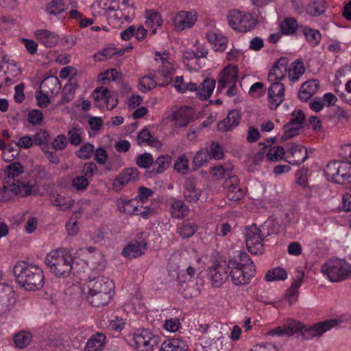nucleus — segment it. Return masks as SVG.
<instances>
[{
  "label": "nucleus",
  "instance_id": "f257e3e1",
  "mask_svg": "<svg viewBox=\"0 0 351 351\" xmlns=\"http://www.w3.org/2000/svg\"><path fill=\"white\" fill-rule=\"evenodd\" d=\"M341 322V320L340 319H332L318 322L311 327L306 328L299 322L291 321L282 327L273 329L270 334L278 337H289L300 332L302 338L308 340L314 337L322 335L325 331L331 329Z\"/></svg>",
  "mask_w": 351,
  "mask_h": 351
},
{
  "label": "nucleus",
  "instance_id": "f03ea898",
  "mask_svg": "<svg viewBox=\"0 0 351 351\" xmlns=\"http://www.w3.org/2000/svg\"><path fill=\"white\" fill-rule=\"evenodd\" d=\"M13 273L19 285L27 291L38 290L43 287V271L36 265L19 261L14 265Z\"/></svg>",
  "mask_w": 351,
  "mask_h": 351
},
{
  "label": "nucleus",
  "instance_id": "7ed1b4c3",
  "mask_svg": "<svg viewBox=\"0 0 351 351\" xmlns=\"http://www.w3.org/2000/svg\"><path fill=\"white\" fill-rule=\"evenodd\" d=\"M73 258L66 249H58L50 252L45 262L50 271L57 277H68L73 269Z\"/></svg>",
  "mask_w": 351,
  "mask_h": 351
},
{
  "label": "nucleus",
  "instance_id": "20e7f679",
  "mask_svg": "<svg viewBox=\"0 0 351 351\" xmlns=\"http://www.w3.org/2000/svg\"><path fill=\"white\" fill-rule=\"evenodd\" d=\"M321 272L331 282H340L351 277V264L343 259H332L322 266Z\"/></svg>",
  "mask_w": 351,
  "mask_h": 351
},
{
  "label": "nucleus",
  "instance_id": "39448f33",
  "mask_svg": "<svg viewBox=\"0 0 351 351\" xmlns=\"http://www.w3.org/2000/svg\"><path fill=\"white\" fill-rule=\"evenodd\" d=\"M256 269H245L239 264L237 259L229 261V276L234 285L237 286L244 285L249 283L250 280L255 274Z\"/></svg>",
  "mask_w": 351,
  "mask_h": 351
},
{
  "label": "nucleus",
  "instance_id": "423d86ee",
  "mask_svg": "<svg viewBox=\"0 0 351 351\" xmlns=\"http://www.w3.org/2000/svg\"><path fill=\"white\" fill-rule=\"evenodd\" d=\"M228 24L234 30L247 32L254 28V19L250 14H243L236 10H230L227 16Z\"/></svg>",
  "mask_w": 351,
  "mask_h": 351
},
{
  "label": "nucleus",
  "instance_id": "0eeeda50",
  "mask_svg": "<svg viewBox=\"0 0 351 351\" xmlns=\"http://www.w3.org/2000/svg\"><path fill=\"white\" fill-rule=\"evenodd\" d=\"M160 337L154 335L149 329L138 330L134 334V341L136 348L141 351H154Z\"/></svg>",
  "mask_w": 351,
  "mask_h": 351
},
{
  "label": "nucleus",
  "instance_id": "6e6552de",
  "mask_svg": "<svg viewBox=\"0 0 351 351\" xmlns=\"http://www.w3.org/2000/svg\"><path fill=\"white\" fill-rule=\"evenodd\" d=\"M8 186H3L0 190V201L6 202L13 195H19L21 197L29 195L32 193V186L29 183L17 180L16 182L8 183Z\"/></svg>",
  "mask_w": 351,
  "mask_h": 351
},
{
  "label": "nucleus",
  "instance_id": "1a4fd4ad",
  "mask_svg": "<svg viewBox=\"0 0 351 351\" xmlns=\"http://www.w3.org/2000/svg\"><path fill=\"white\" fill-rule=\"evenodd\" d=\"M208 275L214 287H221L229 277V261L215 262L208 269Z\"/></svg>",
  "mask_w": 351,
  "mask_h": 351
},
{
  "label": "nucleus",
  "instance_id": "9d476101",
  "mask_svg": "<svg viewBox=\"0 0 351 351\" xmlns=\"http://www.w3.org/2000/svg\"><path fill=\"white\" fill-rule=\"evenodd\" d=\"M198 269L195 265H189L186 271V274H179L178 276V280L180 285L179 291L183 295L185 298H192L196 291L194 287L189 285V283L193 284L192 279L197 276Z\"/></svg>",
  "mask_w": 351,
  "mask_h": 351
},
{
  "label": "nucleus",
  "instance_id": "9b49d317",
  "mask_svg": "<svg viewBox=\"0 0 351 351\" xmlns=\"http://www.w3.org/2000/svg\"><path fill=\"white\" fill-rule=\"evenodd\" d=\"M245 238L247 250L251 254L256 255L263 252V240L255 223L245 228Z\"/></svg>",
  "mask_w": 351,
  "mask_h": 351
},
{
  "label": "nucleus",
  "instance_id": "f8f14e48",
  "mask_svg": "<svg viewBox=\"0 0 351 351\" xmlns=\"http://www.w3.org/2000/svg\"><path fill=\"white\" fill-rule=\"evenodd\" d=\"M308 157L307 149L305 147L290 144L287 147L286 158L287 161L293 165H299L303 163Z\"/></svg>",
  "mask_w": 351,
  "mask_h": 351
},
{
  "label": "nucleus",
  "instance_id": "ddd939ff",
  "mask_svg": "<svg viewBox=\"0 0 351 351\" xmlns=\"http://www.w3.org/2000/svg\"><path fill=\"white\" fill-rule=\"evenodd\" d=\"M88 293L112 292L114 285L112 280L104 276L89 277L86 281Z\"/></svg>",
  "mask_w": 351,
  "mask_h": 351
},
{
  "label": "nucleus",
  "instance_id": "4468645a",
  "mask_svg": "<svg viewBox=\"0 0 351 351\" xmlns=\"http://www.w3.org/2000/svg\"><path fill=\"white\" fill-rule=\"evenodd\" d=\"M15 303L16 298L12 287L0 284V315L10 311Z\"/></svg>",
  "mask_w": 351,
  "mask_h": 351
},
{
  "label": "nucleus",
  "instance_id": "2eb2a0df",
  "mask_svg": "<svg viewBox=\"0 0 351 351\" xmlns=\"http://www.w3.org/2000/svg\"><path fill=\"white\" fill-rule=\"evenodd\" d=\"M173 24L178 31L191 27L197 21L195 11H179L173 19Z\"/></svg>",
  "mask_w": 351,
  "mask_h": 351
},
{
  "label": "nucleus",
  "instance_id": "dca6fc26",
  "mask_svg": "<svg viewBox=\"0 0 351 351\" xmlns=\"http://www.w3.org/2000/svg\"><path fill=\"white\" fill-rule=\"evenodd\" d=\"M268 89L269 108L276 110L285 99V85L280 82H271Z\"/></svg>",
  "mask_w": 351,
  "mask_h": 351
},
{
  "label": "nucleus",
  "instance_id": "f3484780",
  "mask_svg": "<svg viewBox=\"0 0 351 351\" xmlns=\"http://www.w3.org/2000/svg\"><path fill=\"white\" fill-rule=\"evenodd\" d=\"M288 60L285 58L278 59L272 67L268 74V80L270 82H280L284 80L287 73Z\"/></svg>",
  "mask_w": 351,
  "mask_h": 351
},
{
  "label": "nucleus",
  "instance_id": "a211bd4d",
  "mask_svg": "<svg viewBox=\"0 0 351 351\" xmlns=\"http://www.w3.org/2000/svg\"><path fill=\"white\" fill-rule=\"evenodd\" d=\"M183 188V195L186 201L195 202L199 199L202 191L197 188L195 178H187L184 182Z\"/></svg>",
  "mask_w": 351,
  "mask_h": 351
},
{
  "label": "nucleus",
  "instance_id": "6ab92c4d",
  "mask_svg": "<svg viewBox=\"0 0 351 351\" xmlns=\"http://www.w3.org/2000/svg\"><path fill=\"white\" fill-rule=\"evenodd\" d=\"M241 118V115L239 110H230L226 118L217 123V129L223 132L231 130L239 125Z\"/></svg>",
  "mask_w": 351,
  "mask_h": 351
},
{
  "label": "nucleus",
  "instance_id": "aec40b11",
  "mask_svg": "<svg viewBox=\"0 0 351 351\" xmlns=\"http://www.w3.org/2000/svg\"><path fill=\"white\" fill-rule=\"evenodd\" d=\"M237 80V70L235 67L226 66L218 78L217 89L221 90L226 86L235 84Z\"/></svg>",
  "mask_w": 351,
  "mask_h": 351
},
{
  "label": "nucleus",
  "instance_id": "412c9836",
  "mask_svg": "<svg viewBox=\"0 0 351 351\" xmlns=\"http://www.w3.org/2000/svg\"><path fill=\"white\" fill-rule=\"evenodd\" d=\"M147 243L144 241H133L123 250V254L129 258L141 256L147 250Z\"/></svg>",
  "mask_w": 351,
  "mask_h": 351
},
{
  "label": "nucleus",
  "instance_id": "4be33fe9",
  "mask_svg": "<svg viewBox=\"0 0 351 351\" xmlns=\"http://www.w3.org/2000/svg\"><path fill=\"white\" fill-rule=\"evenodd\" d=\"M34 36L38 40L46 47H53L59 41V36L55 32L47 29H38L34 32Z\"/></svg>",
  "mask_w": 351,
  "mask_h": 351
},
{
  "label": "nucleus",
  "instance_id": "5701e85b",
  "mask_svg": "<svg viewBox=\"0 0 351 351\" xmlns=\"http://www.w3.org/2000/svg\"><path fill=\"white\" fill-rule=\"evenodd\" d=\"M319 86L317 80H311L303 83L298 93L300 100L303 102L307 101L317 91Z\"/></svg>",
  "mask_w": 351,
  "mask_h": 351
},
{
  "label": "nucleus",
  "instance_id": "b1692460",
  "mask_svg": "<svg viewBox=\"0 0 351 351\" xmlns=\"http://www.w3.org/2000/svg\"><path fill=\"white\" fill-rule=\"evenodd\" d=\"M139 171L136 168H126L114 180L113 185L115 187H123L129 182L137 179Z\"/></svg>",
  "mask_w": 351,
  "mask_h": 351
},
{
  "label": "nucleus",
  "instance_id": "393cba45",
  "mask_svg": "<svg viewBox=\"0 0 351 351\" xmlns=\"http://www.w3.org/2000/svg\"><path fill=\"white\" fill-rule=\"evenodd\" d=\"M106 335L102 332L93 334L87 341L85 351H102L106 344Z\"/></svg>",
  "mask_w": 351,
  "mask_h": 351
},
{
  "label": "nucleus",
  "instance_id": "a878e982",
  "mask_svg": "<svg viewBox=\"0 0 351 351\" xmlns=\"http://www.w3.org/2000/svg\"><path fill=\"white\" fill-rule=\"evenodd\" d=\"M238 180L234 176L231 179L225 180L224 186L227 189V196L230 200H239L243 196V192L237 184Z\"/></svg>",
  "mask_w": 351,
  "mask_h": 351
},
{
  "label": "nucleus",
  "instance_id": "bb28decb",
  "mask_svg": "<svg viewBox=\"0 0 351 351\" xmlns=\"http://www.w3.org/2000/svg\"><path fill=\"white\" fill-rule=\"evenodd\" d=\"M112 297L111 292L88 293L87 298L91 306L102 307L107 305Z\"/></svg>",
  "mask_w": 351,
  "mask_h": 351
},
{
  "label": "nucleus",
  "instance_id": "cd10ccee",
  "mask_svg": "<svg viewBox=\"0 0 351 351\" xmlns=\"http://www.w3.org/2000/svg\"><path fill=\"white\" fill-rule=\"evenodd\" d=\"M206 36L208 41L213 45L216 51H225L228 43V38L226 36L213 32H208Z\"/></svg>",
  "mask_w": 351,
  "mask_h": 351
},
{
  "label": "nucleus",
  "instance_id": "c85d7f7f",
  "mask_svg": "<svg viewBox=\"0 0 351 351\" xmlns=\"http://www.w3.org/2000/svg\"><path fill=\"white\" fill-rule=\"evenodd\" d=\"M192 119V110L188 107L180 108L174 114L175 124L178 127H186Z\"/></svg>",
  "mask_w": 351,
  "mask_h": 351
},
{
  "label": "nucleus",
  "instance_id": "c756f323",
  "mask_svg": "<svg viewBox=\"0 0 351 351\" xmlns=\"http://www.w3.org/2000/svg\"><path fill=\"white\" fill-rule=\"evenodd\" d=\"M215 80L205 79L198 86L197 95L202 100H207L212 95L215 86Z\"/></svg>",
  "mask_w": 351,
  "mask_h": 351
},
{
  "label": "nucleus",
  "instance_id": "7c9ffc66",
  "mask_svg": "<svg viewBox=\"0 0 351 351\" xmlns=\"http://www.w3.org/2000/svg\"><path fill=\"white\" fill-rule=\"evenodd\" d=\"M186 343L179 339L165 340L160 348V351H186Z\"/></svg>",
  "mask_w": 351,
  "mask_h": 351
},
{
  "label": "nucleus",
  "instance_id": "2f4dec72",
  "mask_svg": "<svg viewBox=\"0 0 351 351\" xmlns=\"http://www.w3.org/2000/svg\"><path fill=\"white\" fill-rule=\"evenodd\" d=\"M326 10V2L324 0H315L306 7V12L311 16L323 14Z\"/></svg>",
  "mask_w": 351,
  "mask_h": 351
},
{
  "label": "nucleus",
  "instance_id": "473e14b6",
  "mask_svg": "<svg viewBox=\"0 0 351 351\" xmlns=\"http://www.w3.org/2000/svg\"><path fill=\"white\" fill-rule=\"evenodd\" d=\"M206 351H229L230 344L227 338L219 337L213 340L208 346H205Z\"/></svg>",
  "mask_w": 351,
  "mask_h": 351
},
{
  "label": "nucleus",
  "instance_id": "72a5a7b5",
  "mask_svg": "<svg viewBox=\"0 0 351 351\" xmlns=\"http://www.w3.org/2000/svg\"><path fill=\"white\" fill-rule=\"evenodd\" d=\"M163 23V20L158 12L153 10L147 11V26H151L152 27V34H155L156 33L157 27H161Z\"/></svg>",
  "mask_w": 351,
  "mask_h": 351
},
{
  "label": "nucleus",
  "instance_id": "f704fd0d",
  "mask_svg": "<svg viewBox=\"0 0 351 351\" xmlns=\"http://www.w3.org/2000/svg\"><path fill=\"white\" fill-rule=\"evenodd\" d=\"M350 162H339V177L335 179V183L343 184L351 178V166Z\"/></svg>",
  "mask_w": 351,
  "mask_h": 351
},
{
  "label": "nucleus",
  "instance_id": "c9c22d12",
  "mask_svg": "<svg viewBox=\"0 0 351 351\" xmlns=\"http://www.w3.org/2000/svg\"><path fill=\"white\" fill-rule=\"evenodd\" d=\"M305 68L303 62L298 60L293 62L288 70V76L291 81H297L304 73Z\"/></svg>",
  "mask_w": 351,
  "mask_h": 351
},
{
  "label": "nucleus",
  "instance_id": "e433bc0d",
  "mask_svg": "<svg viewBox=\"0 0 351 351\" xmlns=\"http://www.w3.org/2000/svg\"><path fill=\"white\" fill-rule=\"evenodd\" d=\"M118 207L121 212H123L128 215H141L142 216H146L145 213H138V206L134 205V201L133 200H121L118 202Z\"/></svg>",
  "mask_w": 351,
  "mask_h": 351
},
{
  "label": "nucleus",
  "instance_id": "4c0bfd02",
  "mask_svg": "<svg viewBox=\"0 0 351 351\" xmlns=\"http://www.w3.org/2000/svg\"><path fill=\"white\" fill-rule=\"evenodd\" d=\"M284 134L281 136V141H285L291 138L298 134L303 130L302 125H292L290 123H287L284 125L283 128Z\"/></svg>",
  "mask_w": 351,
  "mask_h": 351
},
{
  "label": "nucleus",
  "instance_id": "58836bf2",
  "mask_svg": "<svg viewBox=\"0 0 351 351\" xmlns=\"http://www.w3.org/2000/svg\"><path fill=\"white\" fill-rule=\"evenodd\" d=\"M32 338V334L25 330H21L14 337V345L17 348H24L31 342Z\"/></svg>",
  "mask_w": 351,
  "mask_h": 351
},
{
  "label": "nucleus",
  "instance_id": "ea45409f",
  "mask_svg": "<svg viewBox=\"0 0 351 351\" xmlns=\"http://www.w3.org/2000/svg\"><path fill=\"white\" fill-rule=\"evenodd\" d=\"M197 230V226L195 223L186 221L178 228L177 233L182 238L186 239L192 237Z\"/></svg>",
  "mask_w": 351,
  "mask_h": 351
},
{
  "label": "nucleus",
  "instance_id": "a19ab883",
  "mask_svg": "<svg viewBox=\"0 0 351 351\" xmlns=\"http://www.w3.org/2000/svg\"><path fill=\"white\" fill-rule=\"evenodd\" d=\"M298 28V24L294 18H286L280 24V30L285 35L293 34Z\"/></svg>",
  "mask_w": 351,
  "mask_h": 351
},
{
  "label": "nucleus",
  "instance_id": "79ce46f5",
  "mask_svg": "<svg viewBox=\"0 0 351 351\" xmlns=\"http://www.w3.org/2000/svg\"><path fill=\"white\" fill-rule=\"evenodd\" d=\"M172 216L175 218L180 219L186 215H187L189 213V208L185 205L184 202L182 200H174L172 205Z\"/></svg>",
  "mask_w": 351,
  "mask_h": 351
},
{
  "label": "nucleus",
  "instance_id": "37998d69",
  "mask_svg": "<svg viewBox=\"0 0 351 351\" xmlns=\"http://www.w3.org/2000/svg\"><path fill=\"white\" fill-rule=\"evenodd\" d=\"M66 10L64 0H51L46 5V12L49 15H58Z\"/></svg>",
  "mask_w": 351,
  "mask_h": 351
},
{
  "label": "nucleus",
  "instance_id": "c03bdc74",
  "mask_svg": "<svg viewBox=\"0 0 351 351\" xmlns=\"http://www.w3.org/2000/svg\"><path fill=\"white\" fill-rule=\"evenodd\" d=\"M303 33L307 42L311 46L315 47L320 43L322 36L318 30L304 27L303 28Z\"/></svg>",
  "mask_w": 351,
  "mask_h": 351
},
{
  "label": "nucleus",
  "instance_id": "a18cd8bd",
  "mask_svg": "<svg viewBox=\"0 0 351 351\" xmlns=\"http://www.w3.org/2000/svg\"><path fill=\"white\" fill-rule=\"evenodd\" d=\"M287 278V271L281 267H276L273 269L269 270L265 276V280L268 282L285 280Z\"/></svg>",
  "mask_w": 351,
  "mask_h": 351
},
{
  "label": "nucleus",
  "instance_id": "49530a36",
  "mask_svg": "<svg viewBox=\"0 0 351 351\" xmlns=\"http://www.w3.org/2000/svg\"><path fill=\"white\" fill-rule=\"evenodd\" d=\"M213 176L216 178V179H231L232 176V167L228 166L225 167L223 165H219L213 168L212 169Z\"/></svg>",
  "mask_w": 351,
  "mask_h": 351
},
{
  "label": "nucleus",
  "instance_id": "de8ad7c7",
  "mask_svg": "<svg viewBox=\"0 0 351 351\" xmlns=\"http://www.w3.org/2000/svg\"><path fill=\"white\" fill-rule=\"evenodd\" d=\"M138 144L147 143L149 145L157 147L160 145V141L157 138H154L147 129L142 130L137 136Z\"/></svg>",
  "mask_w": 351,
  "mask_h": 351
},
{
  "label": "nucleus",
  "instance_id": "09e8293b",
  "mask_svg": "<svg viewBox=\"0 0 351 351\" xmlns=\"http://www.w3.org/2000/svg\"><path fill=\"white\" fill-rule=\"evenodd\" d=\"M171 162V157L169 155H162L158 157L155 162V165L158 166L156 169L154 168L152 171H155L156 174L161 173L167 170Z\"/></svg>",
  "mask_w": 351,
  "mask_h": 351
},
{
  "label": "nucleus",
  "instance_id": "8fccbe9b",
  "mask_svg": "<svg viewBox=\"0 0 351 351\" xmlns=\"http://www.w3.org/2000/svg\"><path fill=\"white\" fill-rule=\"evenodd\" d=\"M258 229L263 240L271 234H276L277 231L274 221L271 219H267L265 221L263 224L261 225Z\"/></svg>",
  "mask_w": 351,
  "mask_h": 351
},
{
  "label": "nucleus",
  "instance_id": "3c124183",
  "mask_svg": "<svg viewBox=\"0 0 351 351\" xmlns=\"http://www.w3.org/2000/svg\"><path fill=\"white\" fill-rule=\"evenodd\" d=\"M95 147L90 143H86L81 146L79 150L75 152V156L83 160L89 159L94 153Z\"/></svg>",
  "mask_w": 351,
  "mask_h": 351
},
{
  "label": "nucleus",
  "instance_id": "603ef678",
  "mask_svg": "<svg viewBox=\"0 0 351 351\" xmlns=\"http://www.w3.org/2000/svg\"><path fill=\"white\" fill-rule=\"evenodd\" d=\"M24 170L23 166L19 162H14L9 165L5 173L9 178H12L14 182V178L19 176L23 173Z\"/></svg>",
  "mask_w": 351,
  "mask_h": 351
},
{
  "label": "nucleus",
  "instance_id": "864d4df0",
  "mask_svg": "<svg viewBox=\"0 0 351 351\" xmlns=\"http://www.w3.org/2000/svg\"><path fill=\"white\" fill-rule=\"evenodd\" d=\"M156 82L153 77L147 75L139 79L138 86L141 91L145 93L156 86Z\"/></svg>",
  "mask_w": 351,
  "mask_h": 351
},
{
  "label": "nucleus",
  "instance_id": "5fc2aeb1",
  "mask_svg": "<svg viewBox=\"0 0 351 351\" xmlns=\"http://www.w3.org/2000/svg\"><path fill=\"white\" fill-rule=\"evenodd\" d=\"M82 131L80 128L74 127L67 132L68 141L74 146L79 145L82 142Z\"/></svg>",
  "mask_w": 351,
  "mask_h": 351
},
{
  "label": "nucleus",
  "instance_id": "6e6d98bb",
  "mask_svg": "<svg viewBox=\"0 0 351 351\" xmlns=\"http://www.w3.org/2000/svg\"><path fill=\"white\" fill-rule=\"evenodd\" d=\"M286 156V152L282 146H274L270 148L267 154V158L271 161H278Z\"/></svg>",
  "mask_w": 351,
  "mask_h": 351
},
{
  "label": "nucleus",
  "instance_id": "4d7b16f0",
  "mask_svg": "<svg viewBox=\"0 0 351 351\" xmlns=\"http://www.w3.org/2000/svg\"><path fill=\"white\" fill-rule=\"evenodd\" d=\"M174 169L182 174H186L189 170V160L185 154L180 156L174 163Z\"/></svg>",
  "mask_w": 351,
  "mask_h": 351
},
{
  "label": "nucleus",
  "instance_id": "13d9d810",
  "mask_svg": "<svg viewBox=\"0 0 351 351\" xmlns=\"http://www.w3.org/2000/svg\"><path fill=\"white\" fill-rule=\"evenodd\" d=\"M210 159H211V156H210L208 151H198L195 155L193 161L195 169L202 167L204 162H207Z\"/></svg>",
  "mask_w": 351,
  "mask_h": 351
},
{
  "label": "nucleus",
  "instance_id": "bf43d9fd",
  "mask_svg": "<svg viewBox=\"0 0 351 351\" xmlns=\"http://www.w3.org/2000/svg\"><path fill=\"white\" fill-rule=\"evenodd\" d=\"M136 164L141 168L148 169L154 164V158L149 153H144L137 156Z\"/></svg>",
  "mask_w": 351,
  "mask_h": 351
},
{
  "label": "nucleus",
  "instance_id": "052dcab7",
  "mask_svg": "<svg viewBox=\"0 0 351 351\" xmlns=\"http://www.w3.org/2000/svg\"><path fill=\"white\" fill-rule=\"evenodd\" d=\"M339 162L332 161L329 162L324 171L325 176L328 179H330L333 182H335V179L339 177Z\"/></svg>",
  "mask_w": 351,
  "mask_h": 351
},
{
  "label": "nucleus",
  "instance_id": "680f3d73",
  "mask_svg": "<svg viewBox=\"0 0 351 351\" xmlns=\"http://www.w3.org/2000/svg\"><path fill=\"white\" fill-rule=\"evenodd\" d=\"M308 169H304L297 171L295 173V182L298 185L302 186L303 189L308 188Z\"/></svg>",
  "mask_w": 351,
  "mask_h": 351
},
{
  "label": "nucleus",
  "instance_id": "e2e57ef3",
  "mask_svg": "<svg viewBox=\"0 0 351 351\" xmlns=\"http://www.w3.org/2000/svg\"><path fill=\"white\" fill-rule=\"evenodd\" d=\"M49 138V134L45 130H40L34 136L33 141L35 143L40 146L41 149L45 151V147H47V141Z\"/></svg>",
  "mask_w": 351,
  "mask_h": 351
},
{
  "label": "nucleus",
  "instance_id": "0e129e2a",
  "mask_svg": "<svg viewBox=\"0 0 351 351\" xmlns=\"http://www.w3.org/2000/svg\"><path fill=\"white\" fill-rule=\"evenodd\" d=\"M73 199L66 200L64 197H59L53 199V204L59 207L60 210L65 211L71 209L74 206Z\"/></svg>",
  "mask_w": 351,
  "mask_h": 351
},
{
  "label": "nucleus",
  "instance_id": "69168bd1",
  "mask_svg": "<svg viewBox=\"0 0 351 351\" xmlns=\"http://www.w3.org/2000/svg\"><path fill=\"white\" fill-rule=\"evenodd\" d=\"M88 184L87 178L83 176H76L72 180V186L77 191L86 190Z\"/></svg>",
  "mask_w": 351,
  "mask_h": 351
},
{
  "label": "nucleus",
  "instance_id": "338daca9",
  "mask_svg": "<svg viewBox=\"0 0 351 351\" xmlns=\"http://www.w3.org/2000/svg\"><path fill=\"white\" fill-rule=\"evenodd\" d=\"M75 89L72 84H66L62 90V97L61 99V104H64L71 101L75 95Z\"/></svg>",
  "mask_w": 351,
  "mask_h": 351
},
{
  "label": "nucleus",
  "instance_id": "774afa93",
  "mask_svg": "<svg viewBox=\"0 0 351 351\" xmlns=\"http://www.w3.org/2000/svg\"><path fill=\"white\" fill-rule=\"evenodd\" d=\"M265 93V88L262 82H256L250 88L249 94L255 98H259Z\"/></svg>",
  "mask_w": 351,
  "mask_h": 351
}]
</instances>
